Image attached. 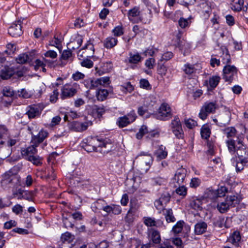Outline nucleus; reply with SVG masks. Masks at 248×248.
<instances>
[{
    "instance_id": "f257e3e1",
    "label": "nucleus",
    "mask_w": 248,
    "mask_h": 248,
    "mask_svg": "<svg viewBox=\"0 0 248 248\" xmlns=\"http://www.w3.org/2000/svg\"><path fill=\"white\" fill-rule=\"evenodd\" d=\"M228 149L230 153L235 155L237 159L248 158V153L243 140L239 137H237L236 140L230 139L226 140Z\"/></svg>"
},
{
    "instance_id": "f03ea898",
    "label": "nucleus",
    "mask_w": 248,
    "mask_h": 248,
    "mask_svg": "<svg viewBox=\"0 0 248 248\" xmlns=\"http://www.w3.org/2000/svg\"><path fill=\"white\" fill-rule=\"evenodd\" d=\"M148 16L146 18H144L140 16V8L138 6H135L130 9L127 13V16L129 20L133 23H138L141 21L145 24L149 23L152 17V11L148 9Z\"/></svg>"
},
{
    "instance_id": "7ed1b4c3",
    "label": "nucleus",
    "mask_w": 248,
    "mask_h": 248,
    "mask_svg": "<svg viewBox=\"0 0 248 248\" xmlns=\"http://www.w3.org/2000/svg\"><path fill=\"white\" fill-rule=\"evenodd\" d=\"M239 202L240 200L237 196L235 195L227 196L224 201L217 203V208L220 213H224L227 212L230 208L234 207Z\"/></svg>"
},
{
    "instance_id": "20e7f679",
    "label": "nucleus",
    "mask_w": 248,
    "mask_h": 248,
    "mask_svg": "<svg viewBox=\"0 0 248 248\" xmlns=\"http://www.w3.org/2000/svg\"><path fill=\"white\" fill-rule=\"evenodd\" d=\"M171 109L167 103H162L155 114L157 119L167 121L172 117Z\"/></svg>"
},
{
    "instance_id": "39448f33",
    "label": "nucleus",
    "mask_w": 248,
    "mask_h": 248,
    "mask_svg": "<svg viewBox=\"0 0 248 248\" xmlns=\"http://www.w3.org/2000/svg\"><path fill=\"white\" fill-rule=\"evenodd\" d=\"M169 126L172 132L177 139H184V132L180 120L178 116H175L174 117L173 119L171 120Z\"/></svg>"
},
{
    "instance_id": "423d86ee",
    "label": "nucleus",
    "mask_w": 248,
    "mask_h": 248,
    "mask_svg": "<svg viewBox=\"0 0 248 248\" xmlns=\"http://www.w3.org/2000/svg\"><path fill=\"white\" fill-rule=\"evenodd\" d=\"M137 117L135 111L131 110L126 115L119 117L117 120L116 124L120 128L125 127L134 122Z\"/></svg>"
},
{
    "instance_id": "0eeeda50",
    "label": "nucleus",
    "mask_w": 248,
    "mask_h": 248,
    "mask_svg": "<svg viewBox=\"0 0 248 248\" xmlns=\"http://www.w3.org/2000/svg\"><path fill=\"white\" fill-rule=\"evenodd\" d=\"M237 74V69L234 65H226L223 69V78L226 81H232Z\"/></svg>"
},
{
    "instance_id": "6e6552de",
    "label": "nucleus",
    "mask_w": 248,
    "mask_h": 248,
    "mask_svg": "<svg viewBox=\"0 0 248 248\" xmlns=\"http://www.w3.org/2000/svg\"><path fill=\"white\" fill-rule=\"evenodd\" d=\"M216 109V104L213 102H206L202 108L199 113V117L204 120L208 115L215 112Z\"/></svg>"
},
{
    "instance_id": "1a4fd4ad",
    "label": "nucleus",
    "mask_w": 248,
    "mask_h": 248,
    "mask_svg": "<svg viewBox=\"0 0 248 248\" xmlns=\"http://www.w3.org/2000/svg\"><path fill=\"white\" fill-rule=\"evenodd\" d=\"M170 196L169 193H163L160 198L155 202V206L156 208L161 212L162 210L165 209V206L169 202Z\"/></svg>"
},
{
    "instance_id": "9d476101",
    "label": "nucleus",
    "mask_w": 248,
    "mask_h": 248,
    "mask_svg": "<svg viewBox=\"0 0 248 248\" xmlns=\"http://www.w3.org/2000/svg\"><path fill=\"white\" fill-rule=\"evenodd\" d=\"M48 136V133L46 130L42 129L37 135L31 136V142L35 146L37 147Z\"/></svg>"
},
{
    "instance_id": "9b49d317",
    "label": "nucleus",
    "mask_w": 248,
    "mask_h": 248,
    "mask_svg": "<svg viewBox=\"0 0 248 248\" xmlns=\"http://www.w3.org/2000/svg\"><path fill=\"white\" fill-rule=\"evenodd\" d=\"M100 146L98 147L99 152L102 154H107L113 150L114 146L109 139L102 140L100 139Z\"/></svg>"
},
{
    "instance_id": "f8f14e48",
    "label": "nucleus",
    "mask_w": 248,
    "mask_h": 248,
    "mask_svg": "<svg viewBox=\"0 0 248 248\" xmlns=\"http://www.w3.org/2000/svg\"><path fill=\"white\" fill-rule=\"evenodd\" d=\"M186 172V170L184 168L178 169L173 177V182L176 183L178 186L182 185L185 182Z\"/></svg>"
},
{
    "instance_id": "ddd939ff",
    "label": "nucleus",
    "mask_w": 248,
    "mask_h": 248,
    "mask_svg": "<svg viewBox=\"0 0 248 248\" xmlns=\"http://www.w3.org/2000/svg\"><path fill=\"white\" fill-rule=\"evenodd\" d=\"M20 21H18L13 23L8 30L9 34L12 37H17L22 34Z\"/></svg>"
},
{
    "instance_id": "4468645a",
    "label": "nucleus",
    "mask_w": 248,
    "mask_h": 248,
    "mask_svg": "<svg viewBox=\"0 0 248 248\" xmlns=\"http://www.w3.org/2000/svg\"><path fill=\"white\" fill-rule=\"evenodd\" d=\"M204 202V200L202 196L192 197L190 199L189 205L195 210L201 211L202 209V205Z\"/></svg>"
},
{
    "instance_id": "2eb2a0df",
    "label": "nucleus",
    "mask_w": 248,
    "mask_h": 248,
    "mask_svg": "<svg viewBox=\"0 0 248 248\" xmlns=\"http://www.w3.org/2000/svg\"><path fill=\"white\" fill-rule=\"evenodd\" d=\"M41 114V111L39 107L36 105H32L29 106L26 108V114H27L29 119H33L38 117Z\"/></svg>"
},
{
    "instance_id": "dca6fc26",
    "label": "nucleus",
    "mask_w": 248,
    "mask_h": 248,
    "mask_svg": "<svg viewBox=\"0 0 248 248\" xmlns=\"http://www.w3.org/2000/svg\"><path fill=\"white\" fill-rule=\"evenodd\" d=\"M148 237L153 244H157L160 243L161 237L159 232L154 229H148Z\"/></svg>"
},
{
    "instance_id": "f3484780",
    "label": "nucleus",
    "mask_w": 248,
    "mask_h": 248,
    "mask_svg": "<svg viewBox=\"0 0 248 248\" xmlns=\"http://www.w3.org/2000/svg\"><path fill=\"white\" fill-rule=\"evenodd\" d=\"M142 163H145V166H142V169L144 171H148L153 161V158L149 154L140 155L138 157Z\"/></svg>"
},
{
    "instance_id": "a211bd4d",
    "label": "nucleus",
    "mask_w": 248,
    "mask_h": 248,
    "mask_svg": "<svg viewBox=\"0 0 248 248\" xmlns=\"http://www.w3.org/2000/svg\"><path fill=\"white\" fill-rule=\"evenodd\" d=\"M36 147L32 144V145L27 148H22L21 150V153L23 157L26 160H28L30 156L31 157L34 155L36 154L37 152Z\"/></svg>"
},
{
    "instance_id": "6ab92c4d",
    "label": "nucleus",
    "mask_w": 248,
    "mask_h": 248,
    "mask_svg": "<svg viewBox=\"0 0 248 248\" xmlns=\"http://www.w3.org/2000/svg\"><path fill=\"white\" fill-rule=\"evenodd\" d=\"M232 164L235 167L236 171L237 172H241L244 168L245 165L248 163V158L237 159L233 157L232 159Z\"/></svg>"
},
{
    "instance_id": "aec40b11",
    "label": "nucleus",
    "mask_w": 248,
    "mask_h": 248,
    "mask_svg": "<svg viewBox=\"0 0 248 248\" xmlns=\"http://www.w3.org/2000/svg\"><path fill=\"white\" fill-rule=\"evenodd\" d=\"M77 93V90L73 87L69 86H64L62 90L61 97L64 99L67 97L74 96Z\"/></svg>"
},
{
    "instance_id": "412c9836",
    "label": "nucleus",
    "mask_w": 248,
    "mask_h": 248,
    "mask_svg": "<svg viewBox=\"0 0 248 248\" xmlns=\"http://www.w3.org/2000/svg\"><path fill=\"white\" fill-rule=\"evenodd\" d=\"M241 239L240 232L238 231H234L228 238L227 242L232 244L234 247H237Z\"/></svg>"
},
{
    "instance_id": "4be33fe9",
    "label": "nucleus",
    "mask_w": 248,
    "mask_h": 248,
    "mask_svg": "<svg viewBox=\"0 0 248 248\" xmlns=\"http://www.w3.org/2000/svg\"><path fill=\"white\" fill-rule=\"evenodd\" d=\"M82 143L98 148L100 146V138L98 137H90L84 139Z\"/></svg>"
},
{
    "instance_id": "5701e85b",
    "label": "nucleus",
    "mask_w": 248,
    "mask_h": 248,
    "mask_svg": "<svg viewBox=\"0 0 248 248\" xmlns=\"http://www.w3.org/2000/svg\"><path fill=\"white\" fill-rule=\"evenodd\" d=\"M202 197L204 202H206L207 199L215 200L217 198V194L216 190L208 188L204 191Z\"/></svg>"
},
{
    "instance_id": "b1692460",
    "label": "nucleus",
    "mask_w": 248,
    "mask_h": 248,
    "mask_svg": "<svg viewBox=\"0 0 248 248\" xmlns=\"http://www.w3.org/2000/svg\"><path fill=\"white\" fill-rule=\"evenodd\" d=\"M220 80V78L218 76H213L210 77L208 80L205 82L208 86V88L210 89H215L218 84Z\"/></svg>"
},
{
    "instance_id": "393cba45",
    "label": "nucleus",
    "mask_w": 248,
    "mask_h": 248,
    "mask_svg": "<svg viewBox=\"0 0 248 248\" xmlns=\"http://www.w3.org/2000/svg\"><path fill=\"white\" fill-rule=\"evenodd\" d=\"M163 214L165 217V219L168 223L174 222L176 219L173 213L172 210L170 208L162 210Z\"/></svg>"
},
{
    "instance_id": "a878e982",
    "label": "nucleus",
    "mask_w": 248,
    "mask_h": 248,
    "mask_svg": "<svg viewBox=\"0 0 248 248\" xmlns=\"http://www.w3.org/2000/svg\"><path fill=\"white\" fill-rule=\"evenodd\" d=\"M207 225L205 222H199L195 225V233L197 235L206 232Z\"/></svg>"
},
{
    "instance_id": "bb28decb",
    "label": "nucleus",
    "mask_w": 248,
    "mask_h": 248,
    "mask_svg": "<svg viewBox=\"0 0 248 248\" xmlns=\"http://www.w3.org/2000/svg\"><path fill=\"white\" fill-rule=\"evenodd\" d=\"M220 49L222 52V55L220 56L222 62L226 65L229 64L231 62V58L228 50L224 46H221Z\"/></svg>"
},
{
    "instance_id": "cd10ccee",
    "label": "nucleus",
    "mask_w": 248,
    "mask_h": 248,
    "mask_svg": "<svg viewBox=\"0 0 248 248\" xmlns=\"http://www.w3.org/2000/svg\"><path fill=\"white\" fill-rule=\"evenodd\" d=\"M118 43L117 38L110 36L107 37L104 41V46L107 49H110L114 47Z\"/></svg>"
},
{
    "instance_id": "c85d7f7f",
    "label": "nucleus",
    "mask_w": 248,
    "mask_h": 248,
    "mask_svg": "<svg viewBox=\"0 0 248 248\" xmlns=\"http://www.w3.org/2000/svg\"><path fill=\"white\" fill-rule=\"evenodd\" d=\"M106 203V202L104 200L99 199L92 204L91 208L94 212H100L103 210Z\"/></svg>"
},
{
    "instance_id": "c756f323",
    "label": "nucleus",
    "mask_w": 248,
    "mask_h": 248,
    "mask_svg": "<svg viewBox=\"0 0 248 248\" xmlns=\"http://www.w3.org/2000/svg\"><path fill=\"white\" fill-rule=\"evenodd\" d=\"M128 62L131 64H137L142 60V57L139 53L129 54Z\"/></svg>"
},
{
    "instance_id": "7c9ffc66",
    "label": "nucleus",
    "mask_w": 248,
    "mask_h": 248,
    "mask_svg": "<svg viewBox=\"0 0 248 248\" xmlns=\"http://www.w3.org/2000/svg\"><path fill=\"white\" fill-rule=\"evenodd\" d=\"M72 57V53L70 49L64 50L61 55L60 59L61 61V65L63 66L66 64V62L63 61H66L71 60Z\"/></svg>"
},
{
    "instance_id": "2f4dec72",
    "label": "nucleus",
    "mask_w": 248,
    "mask_h": 248,
    "mask_svg": "<svg viewBox=\"0 0 248 248\" xmlns=\"http://www.w3.org/2000/svg\"><path fill=\"white\" fill-rule=\"evenodd\" d=\"M14 74V71L9 67H4L1 71L0 77L3 79L10 78Z\"/></svg>"
},
{
    "instance_id": "473e14b6",
    "label": "nucleus",
    "mask_w": 248,
    "mask_h": 248,
    "mask_svg": "<svg viewBox=\"0 0 248 248\" xmlns=\"http://www.w3.org/2000/svg\"><path fill=\"white\" fill-rule=\"evenodd\" d=\"M105 111L103 106H98L96 105L93 107V113L95 117L100 118Z\"/></svg>"
},
{
    "instance_id": "72a5a7b5",
    "label": "nucleus",
    "mask_w": 248,
    "mask_h": 248,
    "mask_svg": "<svg viewBox=\"0 0 248 248\" xmlns=\"http://www.w3.org/2000/svg\"><path fill=\"white\" fill-rule=\"evenodd\" d=\"M178 46L184 55H186L189 53L190 46L189 44L186 41H180L178 44Z\"/></svg>"
},
{
    "instance_id": "f704fd0d",
    "label": "nucleus",
    "mask_w": 248,
    "mask_h": 248,
    "mask_svg": "<svg viewBox=\"0 0 248 248\" xmlns=\"http://www.w3.org/2000/svg\"><path fill=\"white\" fill-rule=\"evenodd\" d=\"M183 70L185 74L187 75H191L195 72L196 69L195 68L194 64L186 63L184 65Z\"/></svg>"
},
{
    "instance_id": "c9c22d12",
    "label": "nucleus",
    "mask_w": 248,
    "mask_h": 248,
    "mask_svg": "<svg viewBox=\"0 0 248 248\" xmlns=\"http://www.w3.org/2000/svg\"><path fill=\"white\" fill-rule=\"evenodd\" d=\"M108 94V93L107 90L99 89L96 92V96L98 100L102 101L107 98Z\"/></svg>"
},
{
    "instance_id": "e433bc0d",
    "label": "nucleus",
    "mask_w": 248,
    "mask_h": 248,
    "mask_svg": "<svg viewBox=\"0 0 248 248\" xmlns=\"http://www.w3.org/2000/svg\"><path fill=\"white\" fill-rule=\"evenodd\" d=\"M44 61H42L39 59H37L35 61V69H38L39 67L45 66L46 64L51 66L53 64V62L43 58Z\"/></svg>"
},
{
    "instance_id": "4c0bfd02",
    "label": "nucleus",
    "mask_w": 248,
    "mask_h": 248,
    "mask_svg": "<svg viewBox=\"0 0 248 248\" xmlns=\"http://www.w3.org/2000/svg\"><path fill=\"white\" fill-rule=\"evenodd\" d=\"M222 130L223 133L226 135L228 138L234 137L236 134V130L233 127H228Z\"/></svg>"
},
{
    "instance_id": "58836bf2",
    "label": "nucleus",
    "mask_w": 248,
    "mask_h": 248,
    "mask_svg": "<svg viewBox=\"0 0 248 248\" xmlns=\"http://www.w3.org/2000/svg\"><path fill=\"white\" fill-rule=\"evenodd\" d=\"M17 63L24 64L30 62V58L27 54L23 53L19 55L16 59Z\"/></svg>"
},
{
    "instance_id": "ea45409f",
    "label": "nucleus",
    "mask_w": 248,
    "mask_h": 248,
    "mask_svg": "<svg viewBox=\"0 0 248 248\" xmlns=\"http://www.w3.org/2000/svg\"><path fill=\"white\" fill-rule=\"evenodd\" d=\"M83 49L85 50V52L82 53H85L86 57H90L89 55H92L93 53V46L92 44L88 43L83 48Z\"/></svg>"
},
{
    "instance_id": "a19ab883",
    "label": "nucleus",
    "mask_w": 248,
    "mask_h": 248,
    "mask_svg": "<svg viewBox=\"0 0 248 248\" xmlns=\"http://www.w3.org/2000/svg\"><path fill=\"white\" fill-rule=\"evenodd\" d=\"M157 156L160 159H164L167 156L168 153L166 151V148L161 145L156 151Z\"/></svg>"
},
{
    "instance_id": "79ce46f5",
    "label": "nucleus",
    "mask_w": 248,
    "mask_h": 248,
    "mask_svg": "<svg viewBox=\"0 0 248 248\" xmlns=\"http://www.w3.org/2000/svg\"><path fill=\"white\" fill-rule=\"evenodd\" d=\"M28 160L31 162L33 164L36 166H39L42 164V158L36 155V154L34 155L31 157L30 156V158H29V159Z\"/></svg>"
},
{
    "instance_id": "37998d69",
    "label": "nucleus",
    "mask_w": 248,
    "mask_h": 248,
    "mask_svg": "<svg viewBox=\"0 0 248 248\" xmlns=\"http://www.w3.org/2000/svg\"><path fill=\"white\" fill-rule=\"evenodd\" d=\"M120 90L124 93H131L134 90V87L130 82H128L121 85Z\"/></svg>"
},
{
    "instance_id": "c03bdc74",
    "label": "nucleus",
    "mask_w": 248,
    "mask_h": 248,
    "mask_svg": "<svg viewBox=\"0 0 248 248\" xmlns=\"http://www.w3.org/2000/svg\"><path fill=\"white\" fill-rule=\"evenodd\" d=\"M14 176L11 174V172H6L2 176L1 183L2 184H7L11 183Z\"/></svg>"
},
{
    "instance_id": "a18cd8bd",
    "label": "nucleus",
    "mask_w": 248,
    "mask_h": 248,
    "mask_svg": "<svg viewBox=\"0 0 248 248\" xmlns=\"http://www.w3.org/2000/svg\"><path fill=\"white\" fill-rule=\"evenodd\" d=\"M3 95L5 97H12L15 95V92L9 87H4L2 91Z\"/></svg>"
},
{
    "instance_id": "49530a36",
    "label": "nucleus",
    "mask_w": 248,
    "mask_h": 248,
    "mask_svg": "<svg viewBox=\"0 0 248 248\" xmlns=\"http://www.w3.org/2000/svg\"><path fill=\"white\" fill-rule=\"evenodd\" d=\"M211 131L207 126L202 127L201 130V134L202 138L207 139L210 135Z\"/></svg>"
},
{
    "instance_id": "de8ad7c7",
    "label": "nucleus",
    "mask_w": 248,
    "mask_h": 248,
    "mask_svg": "<svg viewBox=\"0 0 248 248\" xmlns=\"http://www.w3.org/2000/svg\"><path fill=\"white\" fill-rule=\"evenodd\" d=\"M148 133V128L146 125H142L139 129V131L136 134V138L140 140L141 139L144 135Z\"/></svg>"
},
{
    "instance_id": "09e8293b",
    "label": "nucleus",
    "mask_w": 248,
    "mask_h": 248,
    "mask_svg": "<svg viewBox=\"0 0 248 248\" xmlns=\"http://www.w3.org/2000/svg\"><path fill=\"white\" fill-rule=\"evenodd\" d=\"M184 223V222L183 221H178L176 224L172 228V231L175 233H179L180 232H181L182 229H183V224Z\"/></svg>"
},
{
    "instance_id": "8fccbe9b",
    "label": "nucleus",
    "mask_w": 248,
    "mask_h": 248,
    "mask_svg": "<svg viewBox=\"0 0 248 248\" xmlns=\"http://www.w3.org/2000/svg\"><path fill=\"white\" fill-rule=\"evenodd\" d=\"M178 187H177L176 190V193L182 196V197H184L186 196L187 193V188L184 186H178Z\"/></svg>"
},
{
    "instance_id": "3c124183",
    "label": "nucleus",
    "mask_w": 248,
    "mask_h": 248,
    "mask_svg": "<svg viewBox=\"0 0 248 248\" xmlns=\"http://www.w3.org/2000/svg\"><path fill=\"white\" fill-rule=\"evenodd\" d=\"M74 235H72L70 232H66L62 235L61 239L63 242L70 243L74 239Z\"/></svg>"
},
{
    "instance_id": "603ef678",
    "label": "nucleus",
    "mask_w": 248,
    "mask_h": 248,
    "mask_svg": "<svg viewBox=\"0 0 248 248\" xmlns=\"http://www.w3.org/2000/svg\"><path fill=\"white\" fill-rule=\"evenodd\" d=\"M155 64V61L154 58H150L145 62V65L149 69H153Z\"/></svg>"
},
{
    "instance_id": "864d4df0",
    "label": "nucleus",
    "mask_w": 248,
    "mask_h": 248,
    "mask_svg": "<svg viewBox=\"0 0 248 248\" xmlns=\"http://www.w3.org/2000/svg\"><path fill=\"white\" fill-rule=\"evenodd\" d=\"M69 128L71 130L76 132H81L80 122L74 121L70 124Z\"/></svg>"
},
{
    "instance_id": "5fc2aeb1",
    "label": "nucleus",
    "mask_w": 248,
    "mask_h": 248,
    "mask_svg": "<svg viewBox=\"0 0 248 248\" xmlns=\"http://www.w3.org/2000/svg\"><path fill=\"white\" fill-rule=\"evenodd\" d=\"M24 190L21 188H17L13 191V195L14 197H16L18 200H22L23 198Z\"/></svg>"
},
{
    "instance_id": "6e6d98bb",
    "label": "nucleus",
    "mask_w": 248,
    "mask_h": 248,
    "mask_svg": "<svg viewBox=\"0 0 248 248\" xmlns=\"http://www.w3.org/2000/svg\"><path fill=\"white\" fill-rule=\"evenodd\" d=\"M28 130L30 132L32 136L35 135V134L37 133L39 130V127L36 124H31L28 126Z\"/></svg>"
},
{
    "instance_id": "4d7b16f0",
    "label": "nucleus",
    "mask_w": 248,
    "mask_h": 248,
    "mask_svg": "<svg viewBox=\"0 0 248 248\" xmlns=\"http://www.w3.org/2000/svg\"><path fill=\"white\" fill-rule=\"evenodd\" d=\"M185 124L187 128L192 129L197 125V122L193 119H188L185 120Z\"/></svg>"
},
{
    "instance_id": "13d9d810",
    "label": "nucleus",
    "mask_w": 248,
    "mask_h": 248,
    "mask_svg": "<svg viewBox=\"0 0 248 248\" xmlns=\"http://www.w3.org/2000/svg\"><path fill=\"white\" fill-rule=\"evenodd\" d=\"M112 32L115 36H120L124 34V29L122 26H118L114 28Z\"/></svg>"
},
{
    "instance_id": "bf43d9fd",
    "label": "nucleus",
    "mask_w": 248,
    "mask_h": 248,
    "mask_svg": "<svg viewBox=\"0 0 248 248\" xmlns=\"http://www.w3.org/2000/svg\"><path fill=\"white\" fill-rule=\"evenodd\" d=\"M144 223L148 227L155 226L156 225L155 219L150 217H145Z\"/></svg>"
},
{
    "instance_id": "052dcab7",
    "label": "nucleus",
    "mask_w": 248,
    "mask_h": 248,
    "mask_svg": "<svg viewBox=\"0 0 248 248\" xmlns=\"http://www.w3.org/2000/svg\"><path fill=\"white\" fill-rule=\"evenodd\" d=\"M83 39L81 36H78L74 40V41L72 42V45L73 44H76L75 46H72V49H76L78 48L82 44Z\"/></svg>"
},
{
    "instance_id": "680f3d73",
    "label": "nucleus",
    "mask_w": 248,
    "mask_h": 248,
    "mask_svg": "<svg viewBox=\"0 0 248 248\" xmlns=\"http://www.w3.org/2000/svg\"><path fill=\"white\" fill-rule=\"evenodd\" d=\"M140 87L146 90H150L151 89V86L149 81L145 79H142L140 82Z\"/></svg>"
},
{
    "instance_id": "e2e57ef3",
    "label": "nucleus",
    "mask_w": 248,
    "mask_h": 248,
    "mask_svg": "<svg viewBox=\"0 0 248 248\" xmlns=\"http://www.w3.org/2000/svg\"><path fill=\"white\" fill-rule=\"evenodd\" d=\"M81 65L83 67L91 68L93 66V62L91 60L85 59L81 62Z\"/></svg>"
},
{
    "instance_id": "0e129e2a",
    "label": "nucleus",
    "mask_w": 248,
    "mask_h": 248,
    "mask_svg": "<svg viewBox=\"0 0 248 248\" xmlns=\"http://www.w3.org/2000/svg\"><path fill=\"white\" fill-rule=\"evenodd\" d=\"M178 24L181 28H185L186 27L188 26L190 23L188 21L187 19L183 17H181L178 21Z\"/></svg>"
},
{
    "instance_id": "69168bd1",
    "label": "nucleus",
    "mask_w": 248,
    "mask_h": 248,
    "mask_svg": "<svg viewBox=\"0 0 248 248\" xmlns=\"http://www.w3.org/2000/svg\"><path fill=\"white\" fill-rule=\"evenodd\" d=\"M82 147L83 148H84V149L85 151H86L87 152H89V153L92 152L93 151H95L97 152H99L98 151H97V150H99L98 148L95 147V146H91L82 143Z\"/></svg>"
},
{
    "instance_id": "338daca9",
    "label": "nucleus",
    "mask_w": 248,
    "mask_h": 248,
    "mask_svg": "<svg viewBox=\"0 0 248 248\" xmlns=\"http://www.w3.org/2000/svg\"><path fill=\"white\" fill-rule=\"evenodd\" d=\"M197 2V0H183L181 1L180 3L187 7L188 8L190 5H193Z\"/></svg>"
},
{
    "instance_id": "774afa93",
    "label": "nucleus",
    "mask_w": 248,
    "mask_h": 248,
    "mask_svg": "<svg viewBox=\"0 0 248 248\" xmlns=\"http://www.w3.org/2000/svg\"><path fill=\"white\" fill-rule=\"evenodd\" d=\"M173 56V54L171 52H167L166 53H164L162 56L161 58L160 59L161 61H168L170 59H171Z\"/></svg>"
}]
</instances>
